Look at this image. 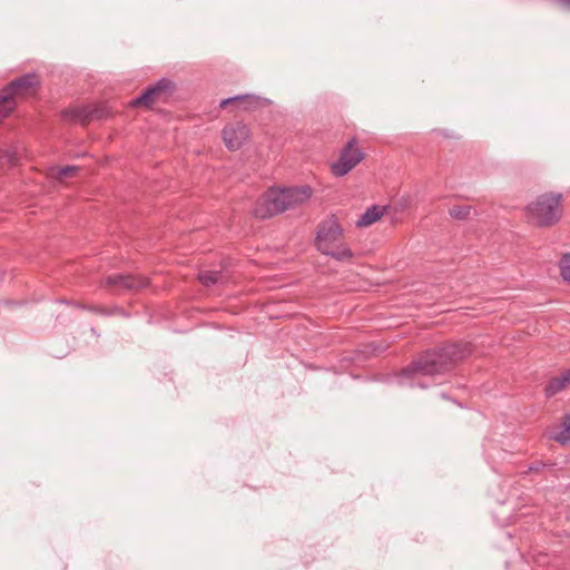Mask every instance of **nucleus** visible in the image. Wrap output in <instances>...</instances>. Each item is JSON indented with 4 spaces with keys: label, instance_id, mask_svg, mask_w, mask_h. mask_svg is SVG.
<instances>
[{
    "label": "nucleus",
    "instance_id": "obj_1",
    "mask_svg": "<svg viewBox=\"0 0 570 570\" xmlns=\"http://www.w3.org/2000/svg\"><path fill=\"white\" fill-rule=\"evenodd\" d=\"M474 351L471 342H445L442 345L420 353L399 373L401 384L411 387L428 389L426 377H434L452 372Z\"/></svg>",
    "mask_w": 570,
    "mask_h": 570
},
{
    "label": "nucleus",
    "instance_id": "obj_2",
    "mask_svg": "<svg viewBox=\"0 0 570 570\" xmlns=\"http://www.w3.org/2000/svg\"><path fill=\"white\" fill-rule=\"evenodd\" d=\"M312 194L313 190L308 185L269 188L257 202L254 215L259 219L271 218L304 204Z\"/></svg>",
    "mask_w": 570,
    "mask_h": 570
},
{
    "label": "nucleus",
    "instance_id": "obj_3",
    "mask_svg": "<svg viewBox=\"0 0 570 570\" xmlns=\"http://www.w3.org/2000/svg\"><path fill=\"white\" fill-rule=\"evenodd\" d=\"M40 88L39 76L28 72L11 80L0 92V121L9 117L17 107V96H31Z\"/></svg>",
    "mask_w": 570,
    "mask_h": 570
},
{
    "label": "nucleus",
    "instance_id": "obj_4",
    "mask_svg": "<svg viewBox=\"0 0 570 570\" xmlns=\"http://www.w3.org/2000/svg\"><path fill=\"white\" fill-rule=\"evenodd\" d=\"M562 195L559 193H547L528 205L527 210L530 219L539 227L552 226L561 218Z\"/></svg>",
    "mask_w": 570,
    "mask_h": 570
},
{
    "label": "nucleus",
    "instance_id": "obj_5",
    "mask_svg": "<svg viewBox=\"0 0 570 570\" xmlns=\"http://www.w3.org/2000/svg\"><path fill=\"white\" fill-rule=\"evenodd\" d=\"M175 83L167 79L161 78L155 85L146 88L140 96L130 101L134 108L145 107L150 109L155 104L166 102L173 95Z\"/></svg>",
    "mask_w": 570,
    "mask_h": 570
},
{
    "label": "nucleus",
    "instance_id": "obj_6",
    "mask_svg": "<svg viewBox=\"0 0 570 570\" xmlns=\"http://www.w3.org/2000/svg\"><path fill=\"white\" fill-rule=\"evenodd\" d=\"M342 237L343 227L335 215H330L317 225L315 247L320 253L324 254L335 246Z\"/></svg>",
    "mask_w": 570,
    "mask_h": 570
},
{
    "label": "nucleus",
    "instance_id": "obj_7",
    "mask_svg": "<svg viewBox=\"0 0 570 570\" xmlns=\"http://www.w3.org/2000/svg\"><path fill=\"white\" fill-rule=\"evenodd\" d=\"M358 140L353 137L342 148L338 159L332 164L331 171L336 177L348 174L365 157L363 150L357 147Z\"/></svg>",
    "mask_w": 570,
    "mask_h": 570
},
{
    "label": "nucleus",
    "instance_id": "obj_8",
    "mask_svg": "<svg viewBox=\"0 0 570 570\" xmlns=\"http://www.w3.org/2000/svg\"><path fill=\"white\" fill-rule=\"evenodd\" d=\"M109 110L104 102L72 106L61 111L65 120L88 124L92 120H101L109 116Z\"/></svg>",
    "mask_w": 570,
    "mask_h": 570
},
{
    "label": "nucleus",
    "instance_id": "obj_9",
    "mask_svg": "<svg viewBox=\"0 0 570 570\" xmlns=\"http://www.w3.org/2000/svg\"><path fill=\"white\" fill-rule=\"evenodd\" d=\"M101 286L114 288L119 293H136L149 286V279L138 274L116 273L106 276L101 283Z\"/></svg>",
    "mask_w": 570,
    "mask_h": 570
},
{
    "label": "nucleus",
    "instance_id": "obj_10",
    "mask_svg": "<svg viewBox=\"0 0 570 570\" xmlns=\"http://www.w3.org/2000/svg\"><path fill=\"white\" fill-rule=\"evenodd\" d=\"M271 105V100L267 98H263L256 95H237L234 97H229L223 99L219 104L222 109H226L228 106H233L236 109H242L246 111L262 109Z\"/></svg>",
    "mask_w": 570,
    "mask_h": 570
},
{
    "label": "nucleus",
    "instance_id": "obj_11",
    "mask_svg": "<svg viewBox=\"0 0 570 570\" xmlns=\"http://www.w3.org/2000/svg\"><path fill=\"white\" fill-rule=\"evenodd\" d=\"M249 128L243 122L227 125L222 131L223 140L229 150H238L249 138Z\"/></svg>",
    "mask_w": 570,
    "mask_h": 570
},
{
    "label": "nucleus",
    "instance_id": "obj_12",
    "mask_svg": "<svg viewBox=\"0 0 570 570\" xmlns=\"http://www.w3.org/2000/svg\"><path fill=\"white\" fill-rule=\"evenodd\" d=\"M570 385V368L564 370L560 375L551 377L546 386L544 394L548 399L557 395Z\"/></svg>",
    "mask_w": 570,
    "mask_h": 570
},
{
    "label": "nucleus",
    "instance_id": "obj_13",
    "mask_svg": "<svg viewBox=\"0 0 570 570\" xmlns=\"http://www.w3.org/2000/svg\"><path fill=\"white\" fill-rule=\"evenodd\" d=\"M386 210L385 206L380 205H373L368 207L356 220L355 225L356 227H367L377 220L381 219V217L384 215Z\"/></svg>",
    "mask_w": 570,
    "mask_h": 570
},
{
    "label": "nucleus",
    "instance_id": "obj_14",
    "mask_svg": "<svg viewBox=\"0 0 570 570\" xmlns=\"http://www.w3.org/2000/svg\"><path fill=\"white\" fill-rule=\"evenodd\" d=\"M323 255L331 256L338 262H348L354 257V254L350 247L338 243L332 248H330L327 252H325Z\"/></svg>",
    "mask_w": 570,
    "mask_h": 570
},
{
    "label": "nucleus",
    "instance_id": "obj_15",
    "mask_svg": "<svg viewBox=\"0 0 570 570\" xmlns=\"http://www.w3.org/2000/svg\"><path fill=\"white\" fill-rule=\"evenodd\" d=\"M223 278L224 275L222 271H205L198 275L199 282L207 287L222 283Z\"/></svg>",
    "mask_w": 570,
    "mask_h": 570
},
{
    "label": "nucleus",
    "instance_id": "obj_16",
    "mask_svg": "<svg viewBox=\"0 0 570 570\" xmlns=\"http://www.w3.org/2000/svg\"><path fill=\"white\" fill-rule=\"evenodd\" d=\"M75 307L77 308H80V309H85V311H89V312H92V313H96V314H99V315H104V316H110V315H114L115 313H120V308L119 307H114L112 309H107L106 307L104 306H99V305H88V304H82V303H75Z\"/></svg>",
    "mask_w": 570,
    "mask_h": 570
},
{
    "label": "nucleus",
    "instance_id": "obj_17",
    "mask_svg": "<svg viewBox=\"0 0 570 570\" xmlns=\"http://www.w3.org/2000/svg\"><path fill=\"white\" fill-rule=\"evenodd\" d=\"M563 431L554 436V440L561 444H566L570 441V414L562 416Z\"/></svg>",
    "mask_w": 570,
    "mask_h": 570
},
{
    "label": "nucleus",
    "instance_id": "obj_18",
    "mask_svg": "<svg viewBox=\"0 0 570 570\" xmlns=\"http://www.w3.org/2000/svg\"><path fill=\"white\" fill-rule=\"evenodd\" d=\"M471 210L472 207L468 205L453 206L452 208L449 209V214L454 219L465 220L469 218Z\"/></svg>",
    "mask_w": 570,
    "mask_h": 570
},
{
    "label": "nucleus",
    "instance_id": "obj_19",
    "mask_svg": "<svg viewBox=\"0 0 570 570\" xmlns=\"http://www.w3.org/2000/svg\"><path fill=\"white\" fill-rule=\"evenodd\" d=\"M560 274L564 281L570 282V254H563L560 263Z\"/></svg>",
    "mask_w": 570,
    "mask_h": 570
},
{
    "label": "nucleus",
    "instance_id": "obj_20",
    "mask_svg": "<svg viewBox=\"0 0 570 570\" xmlns=\"http://www.w3.org/2000/svg\"><path fill=\"white\" fill-rule=\"evenodd\" d=\"M79 170V167L77 166H65L59 168L58 178L60 180L73 177L75 174Z\"/></svg>",
    "mask_w": 570,
    "mask_h": 570
},
{
    "label": "nucleus",
    "instance_id": "obj_21",
    "mask_svg": "<svg viewBox=\"0 0 570 570\" xmlns=\"http://www.w3.org/2000/svg\"><path fill=\"white\" fill-rule=\"evenodd\" d=\"M542 466H543V464L541 462H535L530 465L529 471L530 472H539Z\"/></svg>",
    "mask_w": 570,
    "mask_h": 570
},
{
    "label": "nucleus",
    "instance_id": "obj_22",
    "mask_svg": "<svg viewBox=\"0 0 570 570\" xmlns=\"http://www.w3.org/2000/svg\"><path fill=\"white\" fill-rule=\"evenodd\" d=\"M59 302L62 304L71 305V306H75V303H76L73 301H68V299H59Z\"/></svg>",
    "mask_w": 570,
    "mask_h": 570
},
{
    "label": "nucleus",
    "instance_id": "obj_23",
    "mask_svg": "<svg viewBox=\"0 0 570 570\" xmlns=\"http://www.w3.org/2000/svg\"><path fill=\"white\" fill-rule=\"evenodd\" d=\"M564 8H570V0H559Z\"/></svg>",
    "mask_w": 570,
    "mask_h": 570
}]
</instances>
